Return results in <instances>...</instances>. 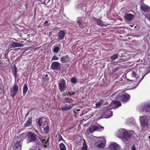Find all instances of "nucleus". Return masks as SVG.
<instances>
[{
    "label": "nucleus",
    "instance_id": "nucleus-39",
    "mask_svg": "<svg viewBox=\"0 0 150 150\" xmlns=\"http://www.w3.org/2000/svg\"><path fill=\"white\" fill-rule=\"evenodd\" d=\"M58 59V58L55 56H53L52 59V60H57Z\"/></svg>",
    "mask_w": 150,
    "mask_h": 150
},
{
    "label": "nucleus",
    "instance_id": "nucleus-17",
    "mask_svg": "<svg viewBox=\"0 0 150 150\" xmlns=\"http://www.w3.org/2000/svg\"><path fill=\"white\" fill-rule=\"evenodd\" d=\"M32 117H30L24 124V126L25 127L30 126L32 124Z\"/></svg>",
    "mask_w": 150,
    "mask_h": 150
},
{
    "label": "nucleus",
    "instance_id": "nucleus-21",
    "mask_svg": "<svg viewBox=\"0 0 150 150\" xmlns=\"http://www.w3.org/2000/svg\"><path fill=\"white\" fill-rule=\"evenodd\" d=\"M65 35V33L63 30H60L59 31L58 35V38L60 40H62L64 38Z\"/></svg>",
    "mask_w": 150,
    "mask_h": 150
},
{
    "label": "nucleus",
    "instance_id": "nucleus-43",
    "mask_svg": "<svg viewBox=\"0 0 150 150\" xmlns=\"http://www.w3.org/2000/svg\"><path fill=\"white\" fill-rule=\"evenodd\" d=\"M104 102V100L103 99L100 100L98 103H102Z\"/></svg>",
    "mask_w": 150,
    "mask_h": 150
},
{
    "label": "nucleus",
    "instance_id": "nucleus-45",
    "mask_svg": "<svg viewBox=\"0 0 150 150\" xmlns=\"http://www.w3.org/2000/svg\"><path fill=\"white\" fill-rule=\"evenodd\" d=\"M132 150H136L135 146H133L132 147Z\"/></svg>",
    "mask_w": 150,
    "mask_h": 150
},
{
    "label": "nucleus",
    "instance_id": "nucleus-44",
    "mask_svg": "<svg viewBox=\"0 0 150 150\" xmlns=\"http://www.w3.org/2000/svg\"><path fill=\"white\" fill-rule=\"evenodd\" d=\"M138 53H136V54L135 55H134L133 56V57L134 58H135L137 56H138Z\"/></svg>",
    "mask_w": 150,
    "mask_h": 150
},
{
    "label": "nucleus",
    "instance_id": "nucleus-50",
    "mask_svg": "<svg viewBox=\"0 0 150 150\" xmlns=\"http://www.w3.org/2000/svg\"><path fill=\"white\" fill-rule=\"evenodd\" d=\"M48 76L47 75V74H46V75H45V76H46V77H47Z\"/></svg>",
    "mask_w": 150,
    "mask_h": 150
},
{
    "label": "nucleus",
    "instance_id": "nucleus-49",
    "mask_svg": "<svg viewBox=\"0 0 150 150\" xmlns=\"http://www.w3.org/2000/svg\"><path fill=\"white\" fill-rule=\"evenodd\" d=\"M132 19L134 18V16L133 15H132Z\"/></svg>",
    "mask_w": 150,
    "mask_h": 150
},
{
    "label": "nucleus",
    "instance_id": "nucleus-3",
    "mask_svg": "<svg viewBox=\"0 0 150 150\" xmlns=\"http://www.w3.org/2000/svg\"><path fill=\"white\" fill-rule=\"evenodd\" d=\"M121 91L119 90L115 92L111 95L112 98H117L120 99L122 102H125L127 101L130 98V96L128 94H121Z\"/></svg>",
    "mask_w": 150,
    "mask_h": 150
},
{
    "label": "nucleus",
    "instance_id": "nucleus-42",
    "mask_svg": "<svg viewBox=\"0 0 150 150\" xmlns=\"http://www.w3.org/2000/svg\"><path fill=\"white\" fill-rule=\"evenodd\" d=\"M29 114V111H28L25 115V118L28 116Z\"/></svg>",
    "mask_w": 150,
    "mask_h": 150
},
{
    "label": "nucleus",
    "instance_id": "nucleus-5",
    "mask_svg": "<svg viewBox=\"0 0 150 150\" xmlns=\"http://www.w3.org/2000/svg\"><path fill=\"white\" fill-rule=\"evenodd\" d=\"M26 136L27 137V143L34 142H36V141L37 139V138L35 133L31 132H29Z\"/></svg>",
    "mask_w": 150,
    "mask_h": 150
},
{
    "label": "nucleus",
    "instance_id": "nucleus-24",
    "mask_svg": "<svg viewBox=\"0 0 150 150\" xmlns=\"http://www.w3.org/2000/svg\"><path fill=\"white\" fill-rule=\"evenodd\" d=\"M69 60V57L68 55H66L62 57L61 58V61L62 63H65L67 62Z\"/></svg>",
    "mask_w": 150,
    "mask_h": 150
},
{
    "label": "nucleus",
    "instance_id": "nucleus-29",
    "mask_svg": "<svg viewBox=\"0 0 150 150\" xmlns=\"http://www.w3.org/2000/svg\"><path fill=\"white\" fill-rule=\"evenodd\" d=\"M28 90V87L26 84H25L23 87V93L24 95L26 93Z\"/></svg>",
    "mask_w": 150,
    "mask_h": 150
},
{
    "label": "nucleus",
    "instance_id": "nucleus-10",
    "mask_svg": "<svg viewBox=\"0 0 150 150\" xmlns=\"http://www.w3.org/2000/svg\"><path fill=\"white\" fill-rule=\"evenodd\" d=\"M125 130L124 129H121V132H123L122 133V139L123 140L125 139L128 141L130 138V134L127 131H125Z\"/></svg>",
    "mask_w": 150,
    "mask_h": 150
},
{
    "label": "nucleus",
    "instance_id": "nucleus-40",
    "mask_svg": "<svg viewBox=\"0 0 150 150\" xmlns=\"http://www.w3.org/2000/svg\"><path fill=\"white\" fill-rule=\"evenodd\" d=\"M102 104H96L95 107H94L95 108H97L100 106Z\"/></svg>",
    "mask_w": 150,
    "mask_h": 150
},
{
    "label": "nucleus",
    "instance_id": "nucleus-2",
    "mask_svg": "<svg viewBox=\"0 0 150 150\" xmlns=\"http://www.w3.org/2000/svg\"><path fill=\"white\" fill-rule=\"evenodd\" d=\"M150 72V70H146L145 71V73L143 76L142 78L140 80L139 75L137 74L135 71H133L132 73V83H133V86H132V89H134L137 87L143 79L145 76L148 74Z\"/></svg>",
    "mask_w": 150,
    "mask_h": 150
},
{
    "label": "nucleus",
    "instance_id": "nucleus-26",
    "mask_svg": "<svg viewBox=\"0 0 150 150\" xmlns=\"http://www.w3.org/2000/svg\"><path fill=\"white\" fill-rule=\"evenodd\" d=\"M59 147L60 150H66V146L62 142L59 144Z\"/></svg>",
    "mask_w": 150,
    "mask_h": 150
},
{
    "label": "nucleus",
    "instance_id": "nucleus-34",
    "mask_svg": "<svg viewBox=\"0 0 150 150\" xmlns=\"http://www.w3.org/2000/svg\"><path fill=\"white\" fill-rule=\"evenodd\" d=\"M49 130V127L48 125L46 126L44 128V130L46 133L47 134Z\"/></svg>",
    "mask_w": 150,
    "mask_h": 150
},
{
    "label": "nucleus",
    "instance_id": "nucleus-8",
    "mask_svg": "<svg viewBox=\"0 0 150 150\" xmlns=\"http://www.w3.org/2000/svg\"><path fill=\"white\" fill-rule=\"evenodd\" d=\"M18 90V86L15 83L13 87L10 89V94L11 97H14Z\"/></svg>",
    "mask_w": 150,
    "mask_h": 150
},
{
    "label": "nucleus",
    "instance_id": "nucleus-41",
    "mask_svg": "<svg viewBox=\"0 0 150 150\" xmlns=\"http://www.w3.org/2000/svg\"><path fill=\"white\" fill-rule=\"evenodd\" d=\"M146 18L150 21V15L149 14L147 15L146 16Z\"/></svg>",
    "mask_w": 150,
    "mask_h": 150
},
{
    "label": "nucleus",
    "instance_id": "nucleus-19",
    "mask_svg": "<svg viewBox=\"0 0 150 150\" xmlns=\"http://www.w3.org/2000/svg\"><path fill=\"white\" fill-rule=\"evenodd\" d=\"M142 109L143 111L150 112V104H147L144 105Z\"/></svg>",
    "mask_w": 150,
    "mask_h": 150
},
{
    "label": "nucleus",
    "instance_id": "nucleus-20",
    "mask_svg": "<svg viewBox=\"0 0 150 150\" xmlns=\"http://www.w3.org/2000/svg\"><path fill=\"white\" fill-rule=\"evenodd\" d=\"M133 27H134L133 30V32L134 33H136V32L139 30L140 28V27L138 23L132 25V28Z\"/></svg>",
    "mask_w": 150,
    "mask_h": 150
},
{
    "label": "nucleus",
    "instance_id": "nucleus-36",
    "mask_svg": "<svg viewBox=\"0 0 150 150\" xmlns=\"http://www.w3.org/2000/svg\"><path fill=\"white\" fill-rule=\"evenodd\" d=\"M58 135L59 141H60L62 140L63 139L62 137L60 132L58 133Z\"/></svg>",
    "mask_w": 150,
    "mask_h": 150
},
{
    "label": "nucleus",
    "instance_id": "nucleus-25",
    "mask_svg": "<svg viewBox=\"0 0 150 150\" xmlns=\"http://www.w3.org/2000/svg\"><path fill=\"white\" fill-rule=\"evenodd\" d=\"M12 71L13 74L14 75L15 79L16 80L17 78V68L15 66L12 68Z\"/></svg>",
    "mask_w": 150,
    "mask_h": 150
},
{
    "label": "nucleus",
    "instance_id": "nucleus-11",
    "mask_svg": "<svg viewBox=\"0 0 150 150\" xmlns=\"http://www.w3.org/2000/svg\"><path fill=\"white\" fill-rule=\"evenodd\" d=\"M41 142V145L42 147L44 148V149L45 150L47 148V146L49 145V143L48 142L49 140L47 139L46 140L45 139H40Z\"/></svg>",
    "mask_w": 150,
    "mask_h": 150
},
{
    "label": "nucleus",
    "instance_id": "nucleus-23",
    "mask_svg": "<svg viewBox=\"0 0 150 150\" xmlns=\"http://www.w3.org/2000/svg\"><path fill=\"white\" fill-rule=\"evenodd\" d=\"M81 18H78L77 20L76 25H78L79 27L81 28L83 27V25L81 23Z\"/></svg>",
    "mask_w": 150,
    "mask_h": 150
},
{
    "label": "nucleus",
    "instance_id": "nucleus-6",
    "mask_svg": "<svg viewBox=\"0 0 150 150\" xmlns=\"http://www.w3.org/2000/svg\"><path fill=\"white\" fill-rule=\"evenodd\" d=\"M13 147L15 150H21L22 144V141L19 139H14Z\"/></svg>",
    "mask_w": 150,
    "mask_h": 150
},
{
    "label": "nucleus",
    "instance_id": "nucleus-9",
    "mask_svg": "<svg viewBox=\"0 0 150 150\" xmlns=\"http://www.w3.org/2000/svg\"><path fill=\"white\" fill-rule=\"evenodd\" d=\"M59 88L61 92L64 91L66 88V82L63 79H62L59 82Z\"/></svg>",
    "mask_w": 150,
    "mask_h": 150
},
{
    "label": "nucleus",
    "instance_id": "nucleus-37",
    "mask_svg": "<svg viewBox=\"0 0 150 150\" xmlns=\"http://www.w3.org/2000/svg\"><path fill=\"white\" fill-rule=\"evenodd\" d=\"M83 149L84 150H87V145L86 144V143L85 142H84L83 143Z\"/></svg>",
    "mask_w": 150,
    "mask_h": 150
},
{
    "label": "nucleus",
    "instance_id": "nucleus-15",
    "mask_svg": "<svg viewBox=\"0 0 150 150\" xmlns=\"http://www.w3.org/2000/svg\"><path fill=\"white\" fill-rule=\"evenodd\" d=\"M140 8L141 9L144 11H150V7L144 4H141L140 5Z\"/></svg>",
    "mask_w": 150,
    "mask_h": 150
},
{
    "label": "nucleus",
    "instance_id": "nucleus-14",
    "mask_svg": "<svg viewBox=\"0 0 150 150\" xmlns=\"http://www.w3.org/2000/svg\"><path fill=\"white\" fill-rule=\"evenodd\" d=\"M119 145L115 142H112L110 146V150H117L119 148Z\"/></svg>",
    "mask_w": 150,
    "mask_h": 150
},
{
    "label": "nucleus",
    "instance_id": "nucleus-31",
    "mask_svg": "<svg viewBox=\"0 0 150 150\" xmlns=\"http://www.w3.org/2000/svg\"><path fill=\"white\" fill-rule=\"evenodd\" d=\"M118 54H115L113 55L112 56L110 57V58L112 60H114L117 59L118 58Z\"/></svg>",
    "mask_w": 150,
    "mask_h": 150
},
{
    "label": "nucleus",
    "instance_id": "nucleus-27",
    "mask_svg": "<svg viewBox=\"0 0 150 150\" xmlns=\"http://www.w3.org/2000/svg\"><path fill=\"white\" fill-rule=\"evenodd\" d=\"M126 19L129 21L131 20V14L130 13H127L125 16Z\"/></svg>",
    "mask_w": 150,
    "mask_h": 150
},
{
    "label": "nucleus",
    "instance_id": "nucleus-30",
    "mask_svg": "<svg viewBox=\"0 0 150 150\" xmlns=\"http://www.w3.org/2000/svg\"><path fill=\"white\" fill-rule=\"evenodd\" d=\"M43 117H42L41 118H40L39 119L37 123L39 126H40L42 123H43Z\"/></svg>",
    "mask_w": 150,
    "mask_h": 150
},
{
    "label": "nucleus",
    "instance_id": "nucleus-48",
    "mask_svg": "<svg viewBox=\"0 0 150 150\" xmlns=\"http://www.w3.org/2000/svg\"><path fill=\"white\" fill-rule=\"evenodd\" d=\"M48 22H49V21H46L45 22V23H44V24H44V26H45V24H47V23H48Z\"/></svg>",
    "mask_w": 150,
    "mask_h": 150
},
{
    "label": "nucleus",
    "instance_id": "nucleus-38",
    "mask_svg": "<svg viewBox=\"0 0 150 150\" xmlns=\"http://www.w3.org/2000/svg\"><path fill=\"white\" fill-rule=\"evenodd\" d=\"M76 79L75 78L73 77L71 79V82L73 83H75L76 82Z\"/></svg>",
    "mask_w": 150,
    "mask_h": 150
},
{
    "label": "nucleus",
    "instance_id": "nucleus-18",
    "mask_svg": "<svg viewBox=\"0 0 150 150\" xmlns=\"http://www.w3.org/2000/svg\"><path fill=\"white\" fill-rule=\"evenodd\" d=\"M61 45L60 44L54 45L53 47V52H57L59 50L61 49Z\"/></svg>",
    "mask_w": 150,
    "mask_h": 150
},
{
    "label": "nucleus",
    "instance_id": "nucleus-13",
    "mask_svg": "<svg viewBox=\"0 0 150 150\" xmlns=\"http://www.w3.org/2000/svg\"><path fill=\"white\" fill-rule=\"evenodd\" d=\"M74 106L73 104H65L64 106L62 108V110L63 111H65L70 110Z\"/></svg>",
    "mask_w": 150,
    "mask_h": 150
},
{
    "label": "nucleus",
    "instance_id": "nucleus-47",
    "mask_svg": "<svg viewBox=\"0 0 150 150\" xmlns=\"http://www.w3.org/2000/svg\"><path fill=\"white\" fill-rule=\"evenodd\" d=\"M54 29L58 30H59V28L58 27H55L54 28H53V30Z\"/></svg>",
    "mask_w": 150,
    "mask_h": 150
},
{
    "label": "nucleus",
    "instance_id": "nucleus-33",
    "mask_svg": "<svg viewBox=\"0 0 150 150\" xmlns=\"http://www.w3.org/2000/svg\"><path fill=\"white\" fill-rule=\"evenodd\" d=\"M64 101L66 103H71L72 102V100L68 98H65L64 99Z\"/></svg>",
    "mask_w": 150,
    "mask_h": 150
},
{
    "label": "nucleus",
    "instance_id": "nucleus-1",
    "mask_svg": "<svg viewBox=\"0 0 150 150\" xmlns=\"http://www.w3.org/2000/svg\"><path fill=\"white\" fill-rule=\"evenodd\" d=\"M121 106V104H110L107 106H105L103 108V115L105 118H109L112 115V112L110 110L112 109L117 108Z\"/></svg>",
    "mask_w": 150,
    "mask_h": 150
},
{
    "label": "nucleus",
    "instance_id": "nucleus-12",
    "mask_svg": "<svg viewBox=\"0 0 150 150\" xmlns=\"http://www.w3.org/2000/svg\"><path fill=\"white\" fill-rule=\"evenodd\" d=\"M51 67L53 69L58 70L60 68V64L57 62H53L51 64Z\"/></svg>",
    "mask_w": 150,
    "mask_h": 150
},
{
    "label": "nucleus",
    "instance_id": "nucleus-22",
    "mask_svg": "<svg viewBox=\"0 0 150 150\" xmlns=\"http://www.w3.org/2000/svg\"><path fill=\"white\" fill-rule=\"evenodd\" d=\"M23 46L22 44L18 42H13L11 45V48H15L17 47H21Z\"/></svg>",
    "mask_w": 150,
    "mask_h": 150
},
{
    "label": "nucleus",
    "instance_id": "nucleus-35",
    "mask_svg": "<svg viewBox=\"0 0 150 150\" xmlns=\"http://www.w3.org/2000/svg\"><path fill=\"white\" fill-rule=\"evenodd\" d=\"M139 44V42L138 41H134L132 42V45H136V46H138Z\"/></svg>",
    "mask_w": 150,
    "mask_h": 150
},
{
    "label": "nucleus",
    "instance_id": "nucleus-16",
    "mask_svg": "<svg viewBox=\"0 0 150 150\" xmlns=\"http://www.w3.org/2000/svg\"><path fill=\"white\" fill-rule=\"evenodd\" d=\"M93 20L98 25L100 26H103L105 25L101 21L95 17H93Z\"/></svg>",
    "mask_w": 150,
    "mask_h": 150
},
{
    "label": "nucleus",
    "instance_id": "nucleus-46",
    "mask_svg": "<svg viewBox=\"0 0 150 150\" xmlns=\"http://www.w3.org/2000/svg\"><path fill=\"white\" fill-rule=\"evenodd\" d=\"M113 103H120V101H118L115 100V101Z\"/></svg>",
    "mask_w": 150,
    "mask_h": 150
},
{
    "label": "nucleus",
    "instance_id": "nucleus-7",
    "mask_svg": "<svg viewBox=\"0 0 150 150\" xmlns=\"http://www.w3.org/2000/svg\"><path fill=\"white\" fill-rule=\"evenodd\" d=\"M104 127L100 125L98 126L93 125L89 127L88 128V131L90 133H93L96 130L99 131L103 130Z\"/></svg>",
    "mask_w": 150,
    "mask_h": 150
},
{
    "label": "nucleus",
    "instance_id": "nucleus-32",
    "mask_svg": "<svg viewBox=\"0 0 150 150\" xmlns=\"http://www.w3.org/2000/svg\"><path fill=\"white\" fill-rule=\"evenodd\" d=\"M75 94V93H71L69 92H66V93H63V95L64 96H68L69 95L70 96H71L72 95H74Z\"/></svg>",
    "mask_w": 150,
    "mask_h": 150
},
{
    "label": "nucleus",
    "instance_id": "nucleus-28",
    "mask_svg": "<svg viewBox=\"0 0 150 150\" xmlns=\"http://www.w3.org/2000/svg\"><path fill=\"white\" fill-rule=\"evenodd\" d=\"M97 146L100 148H104V144L102 141H100L98 142Z\"/></svg>",
    "mask_w": 150,
    "mask_h": 150
},
{
    "label": "nucleus",
    "instance_id": "nucleus-4",
    "mask_svg": "<svg viewBox=\"0 0 150 150\" xmlns=\"http://www.w3.org/2000/svg\"><path fill=\"white\" fill-rule=\"evenodd\" d=\"M141 124L143 127H148L150 125V117L149 116H140Z\"/></svg>",
    "mask_w": 150,
    "mask_h": 150
}]
</instances>
